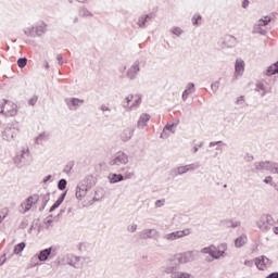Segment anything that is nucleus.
Here are the masks:
<instances>
[{"instance_id":"f257e3e1","label":"nucleus","mask_w":278,"mask_h":278,"mask_svg":"<svg viewBox=\"0 0 278 278\" xmlns=\"http://www.w3.org/2000/svg\"><path fill=\"white\" fill-rule=\"evenodd\" d=\"M38 201H40V195L38 193L29 195L20 206L21 214H27V212L31 210V206L36 205Z\"/></svg>"},{"instance_id":"f03ea898","label":"nucleus","mask_w":278,"mask_h":278,"mask_svg":"<svg viewBox=\"0 0 278 278\" xmlns=\"http://www.w3.org/2000/svg\"><path fill=\"white\" fill-rule=\"evenodd\" d=\"M142 101V98H140V94L135 93V94H128L124 101L123 105L124 108H127L128 110H134V108H138Z\"/></svg>"},{"instance_id":"7ed1b4c3","label":"nucleus","mask_w":278,"mask_h":278,"mask_svg":"<svg viewBox=\"0 0 278 278\" xmlns=\"http://www.w3.org/2000/svg\"><path fill=\"white\" fill-rule=\"evenodd\" d=\"M0 112L5 114V116H16L18 114V106L12 101H5Z\"/></svg>"},{"instance_id":"20e7f679","label":"nucleus","mask_w":278,"mask_h":278,"mask_svg":"<svg viewBox=\"0 0 278 278\" xmlns=\"http://www.w3.org/2000/svg\"><path fill=\"white\" fill-rule=\"evenodd\" d=\"M225 251H227V245L222 244L218 247V249H216V247H213V245H211L208 248H204L202 250V253H208V255H212V257L218 258L225 254Z\"/></svg>"},{"instance_id":"39448f33","label":"nucleus","mask_w":278,"mask_h":278,"mask_svg":"<svg viewBox=\"0 0 278 278\" xmlns=\"http://www.w3.org/2000/svg\"><path fill=\"white\" fill-rule=\"evenodd\" d=\"M275 223V219L270 215H262L258 220L256 222V225L258 228H261L263 231H266L270 229V226Z\"/></svg>"},{"instance_id":"423d86ee","label":"nucleus","mask_w":278,"mask_h":278,"mask_svg":"<svg viewBox=\"0 0 278 278\" xmlns=\"http://www.w3.org/2000/svg\"><path fill=\"white\" fill-rule=\"evenodd\" d=\"M270 23V16H265L264 18L258 20V23L254 25V34H266V30L262 29V27H266Z\"/></svg>"},{"instance_id":"0eeeda50","label":"nucleus","mask_w":278,"mask_h":278,"mask_svg":"<svg viewBox=\"0 0 278 278\" xmlns=\"http://www.w3.org/2000/svg\"><path fill=\"white\" fill-rule=\"evenodd\" d=\"M186 236H190V229L178 230L172 233L166 235V240H179V238H186Z\"/></svg>"},{"instance_id":"6e6552de","label":"nucleus","mask_w":278,"mask_h":278,"mask_svg":"<svg viewBox=\"0 0 278 278\" xmlns=\"http://www.w3.org/2000/svg\"><path fill=\"white\" fill-rule=\"evenodd\" d=\"M255 265L258 270H266V268L270 267V260L266 256L256 257Z\"/></svg>"},{"instance_id":"1a4fd4ad","label":"nucleus","mask_w":278,"mask_h":278,"mask_svg":"<svg viewBox=\"0 0 278 278\" xmlns=\"http://www.w3.org/2000/svg\"><path fill=\"white\" fill-rule=\"evenodd\" d=\"M16 136V128L15 127H7L2 132L3 140H14V137Z\"/></svg>"},{"instance_id":"9d476101","label":"nucleus","mask_w":278,"mask_h":278,"mask_svg":"<svg viewBox=\"0 0 278 278\" xmlns=\"http://www.w3.org/2000/svg\"><path fill=\"white\" fill-rule=\"evenodd\" d=\"M129 159L126 156L125 153H118L117 156L111 162L112 166H121V164H127Z\"/></svg>"},{"instance_id":"9b49d317","label":"nucleus","mask_w":278,"mask_h":278,"mask_svg":"<svg viewBox=\"0 0 278 278\" xmlns=\"http://www.w3.org/2000/svg\"><path fill=\"white\" fill-rule=\"evenodd\" d=\"M88 194H90V191H88V189L77 188L76 190L77 199H80V201L85 199V201H88L89 203H91L92 200H90V195Z\"/></svg>"},{"instance_id":"f8f14e48","label":"nucleus","mask_w":278,"mask_h":278,"mask_svg":"<svg viewBox=\"0 0 278 278\" xmlns=\"http://www.w3.org/2000/svg\"><path fill=\"white\" fill-rule=\"evenodd\" d=\"M177 260L180 264H186L192 260V252H186L184 254H177Z\"/></svg>"},{"instance_id":"ddd939ff","label":"nucleus","mask_w":278,"mask_h":278,"mask_svg":"<svg viewBox=\"0 0 278 278\" xmlns=\"http://www.w3.org/2000/svg\"><path fill=\"white\" fill-rule=\"evenodd\" d=\"M235 68H236V75H242L244 73V61L238 59L236 61Z\"/></svg>"},{"instance_id":"4468645a","label":"nucleus","mask_w":278,"mask_h":278,"mask_svg":"<svg viewBox=\"0 0 278 278\" xmlns=\"http://www.w3.org/2000/svg\"><path fill=\"white\" fill-rule=\"evenodd\" d=\"M277 73H278V61L271 64L269 67H267L266 75L270 77L273 75H277Z\"/></svg>"},{"instance_id":"2eb2a0df","label":"nucleus","mask_w":278,"mask_h":278,"mask_svg":"<svg viewBox=\"0 0 278 278\" xmlns=\"http://www.w3.org/2000/svg\"><path fill=\"white\" fill-rule=\"evenodd\" d=\"M51 255V248L42 250L39 254L40 262H47L49 260V256Z\"/></svg>"},{"instance_id":"dca6fc26","label":"nucleus","mask_w":278,"mask_h":278,"mask_svg":"<svg viewBox=\"0 0 278 278\" xmlns=\"http://www.w3.org/2000/svg\"><path fill=\"white\" fill-rule=\"evenodd\" d=\"M149 121H151V116L149 114H142L138 122L139 127H146Z\"/></svg>"},{"instance_id":"f3484780","label":"nucleus","mask_w":278,"mask_h":278,"mask_svg":"<svg viewBox=\"0 0 278 278\" xmlns=\"http://www.w3.org/2000/svg\"><path fill=\"white\" fill-rule=\"evenodd\" d=\"M248 238L247 235H242L241 237L237 238L235 241V245L240 248V247H244L248 242Z\"/></svg>"},{"instance_id":"a211bd4d","label":"nucleus","mask_w":278,"mask_h":278,"mask_svg":"<svg viewBox=\"0 0 278 278\" xmlns=\"http://www.w3.org/2000/svg\"><path fill=\"white\" fill-rule=\"evenodd\" d=\"M25 247H26L25 242H21L16 244L13 250L15 255H20V253H23V251H25Z\"/></svg>"},{"instance_id":"6ab92c4d","label":"nucleus","mask_w":278,"mask_h":278,"mask_svg":"<svg viewBox=\"0 0 278 278\" xmlns=\"http://www.w3.org/2000/svg\"><path fill=\"white\" fill-rule=\"evenodd\" d=\"M111 184H116L118 181H123V175L118 174H112L110 177H109Z\"/></svg>"},{"instance_id":"aec40b11","label":"nucleus","mask_w":278,"mask_h":278,"mask_svg":"<svg viewBox=\"0 0 278 278\" xmlns=\"http://www.w3.org/2000/svg\"><path fill=\"white\" fill-rule=\"evenodd\" d=\"M81 103H84V100H79L75 98L68 101L70 108H77V105H81Z\"/></svg>"},{"instance_id":"412c9836","label":"nucleus","mask_w":278,"mask_h":278,"mask_svg":"<svg viewBox=\"0 0 278 278\" xmlns=\"http://www.w3.org/2000/svg\"><path fill=\"white\" fill-rule=\"evenodd\" d=\"M257 170H264V168H270V162H261L256 164Z\"/></svg>"},{"instance_id":"4be33fe9","label":"nucleus","mask_w":278,"mask_h":278,"mask_svg":"<svg viewBox=\"0 0 278 278\" xmlns=\"http://www.w3.org/2000/svg\"><path fill=\"white\" fill-rule=\"evenodd\" d=\"M9 212L10 210H8L7 207L0 210V225L8 217Z\"/></svg>"},{"instance_id":"5701e85b","label":"nucleus","mask_w":278,"mask_h":278,"mask_svg":"<svg viewBox=\"0 0 278 278\" xmlns=\"http://www.w3.org/2000/svg\"><path fill=\"white\" fill-rule=\"evenodd\" d=\"M192 167L190 165H186V166H180L177 168V174L178 175H184L185 173H188V170H190Z\"/></svg>"},{"instance_id":"b1692460","label":"nucleus","mask_w":278,"mask_h":278,"mask_svg":"<svg viewBox=\"0 0 278 278\" xmlns=\"http://www.w3.org/2000/svg\"><path fill=\"white\" fill-rule=\"evenodd\" d=\"M173 278H190V274L186 273H174L172 274Z\"/></svg>"},{"instance_id":"393cba45","label":"nucleus","mask_w":278,"mask_h":278,"mask_svg":"<svg viewBox=\"0 0 278 278\" xmlns=\"http://www.w3.org/2000/svg\"><path fill=\"white\" fill-rule=\"evenodd\" d=\"M17 65L20 68H25V66H27V59L26 58L18 59Z\"/></svg>"},{"instance_id":"a878e982","label":"nucleus","mask_w":278,"mask_h":278,"mask_svg":"<svg viewBox=\"0 0 278 278\" xmlns=\"http://www.w3.org/2000/svg\"><path fill=\"white\" fill-rule=\"evenodd\" d=\"M25 155H29V152L28 151L27 152L24 151L21 156H16L15 157V163L16 164H21V162H23V157H25Z\"/></svg>"},{"instance_id":"bb28decb","label":"nucleus","mask_w":278,"mask_h":278,"mask_svg":"<svg viewBox=\"0 0 278 278\" xmlns=\"http://www.w3.org/2000/svg\"><path fill=\"white\" fill-rule=\"evenodd\" d=\"M138 71H140V65L138 63H135L130 71H129V74L131 75V73H138Z\"/></svg>"},{"instance_id":"cd10ccee","label":"nucleus","mask_w":278,"mask_h":278,"mask_svg":"<svg viewBox=\"0 0 278 278\" xmlns=\"http://www.w3.org/2000/svg\"><path fill=\"white\" fill-rule=\"evenodd\" d=\"M58 187H59V190H65L66 189V180L65 179H61L59 181Z\"/></svg>"},{"instance_id":"c85d7f7f","label":"nucleus","mask_w":278,"mask_h":278,"mask_svg":"<svg viewBox=\"0 0 278 278\" xmlns=\"http://www.w3.org/2000/svg\"><path fill=\"white\" fill-rule=\"evenodd\" d=\"M28 103L29 105H36V103H38V96H34L33 98H30Z\"/></svg>"},{"instance_id":"c756f323","label":"nucleus","mask_w":278,"mask_h":278,"mask_svg":"<svg viewBox=\"0 0 278 278\" xmlns=\"http://www.w3.org/2000/svg\"><path fill=\"white\" fill-rule=\"evenodd\" d=\"M147 18H149V16L147 15L146 17H141L139 18V27H144V23H147Z\"/></svg>"},{"instance_id":"7c9ffc66","label":"nucleus","mask_w":278,"mask_h":278,"mask_svg":"<svg viewBox=\"0 0 278 278\" xmlns=\"http://www.w3.org/2000/svg\"><path fill=\"white\" fill-rule=\"evenodd\" d=\"M192 89H187L182 92V99L186 101L188 99V94H191Z\"/></svg>"},{"instance_id":"2f4dec72","label":"nucleus","mask_w":278,"mask_h":278,"mask_svg":"<svg viewBox=\"0 0 278 278\" xmlns=\"http://www.w3.org/2000/svg\"><path fill=\"white\" fill-rule=\"evenodd\" d=\"M80 16H92V13H90V11L83 9L80 11Z\"/></svg>"},{"instance_id":"473e14b6","label":"nucleus","mask_w":278,"mask_h":278,"mask_svg":"<svg viewBox=\"0 0 278 278\" xmlns=\"http://www.w3.org/2000/svg\"><path fill=\"white\" fill-rule=\"evenodd\" d=\"M60 205H62V200H58L51 207V212H53V210H58V207H60Z\"/></svg>"},{"instance_id":"72a5a7b5","label":"nucleus","mask_w":278,"mask_h":278,"mask_svg":"<svg viewBox=\"0 0 278 278\" xmlns=\"http://www.w3.org/2000/svg\"><path fill=\"white\" fill-rule=\"evenodd\" d=\"M199 21H201V16L198 15L197 17H193L192 20L193 25H198Z\"/></svg>"},{"instance_id":"f704fd0d","label":"nucleus","mask_w":278,"mask_h":278,"mask_svg":"<svg viewBox=\"0 0 278 278\" xmlns=\"http://www.w3.org/2000/svg\"><path fill=\"white\" fill-rule=\"evenodd\" d=\"M173 34L176 36H181V29L180 28H174Z\"/></svg>"},{"instance_id":"c9c22d12","label":"nucleus","mask_w":278,"mask_h":278,"mask_svg":"<svg viewBox=\"0 0 278 278\" xmlns=\"http://www.w3.org/2000/svg\"><path fill=\"white\" fill-rule=\"evenodd\" d=\"M264 182H265V184H273V177L267 176V177L264 179Z\"/></svg>"},{"instance_id":"e433bc0d","label":"nucleus","mask_w":278,"mask_h":278,"mask_svg":"<svg viewBox=\"0 0 278 278\" xmlns=\"http://www.w3.org/2000/svg\"><path fill=\"white\" fill-rule=\"evenodd\" d=\"M270 173H278V165H275L274 167L270 168Z\"/></svg>"},{"instance_id":"4c0bfd02","label":"nucleus","mask_w":278,"mask_h":278,"mask_svg":"<svg viewBox=\"0 0 278 278\" xmlns=\"http://www.w3.org/2000/svg\"><path fill=\"white\" fill-rule=\"evenodd\" d=\"M173 127H175V124H173V125H166L165 126V129H168L169 131H173Z\"/></svg>"},{"instance_id":"58836bf2","label":"nucleus","mask_w":278,"mask_h":278,"mask_svg":"<svg viewBox=\"0 0 278 278\" xmlns=\"http://www.w3.org/2000/svg\"><path fill=\"white\" fill-rule=\"evenodd\" d=\"M266 278H278V273H273L269 276H267Z\"/></svg>"},{"instance_id":"ea45409f","label":"nucleus","mask_w":278,"mask_h":278,"mask_svg":"<svg viewBox=\"0 0 278 278\" xmlns=\"http://www.w3.org/2000/svg\"><path fill=\"white\" fill-rule=\"evenodd\" d=\"M242 8H249V0H244L242 2Z\"/></svg>"},{"instance_id":"a19ab883","label":"nucleus","mask_w":278,"mask_h":278,"mask_svg":"<svg viewBox=\"0 0 278 278\" xmlns=\"http://www.w3.org/2000/svg\"><path fill=\"white\" fill-rule=\"evenodd\" d=\"M162 205H163L162 201L159 200V201L156 202V206H157V207H161Z\"/></svg>"},{"instance_id":"79ce46f5","label":"nucleus","mask_w":278,"mask_h":278,"mask_svg":"<svg viewBox=\"0 0 278 278\" xmlns=\"http://www.w3.org/2000/svg\"><path fill=\"white\" fill-rule=\"evenodd\" d=\"M274 233H276V236H278V227H274Z\"/></svg>"},{"instance_id":"37998d69","label":"nucleus","mask_w":278,"mask_h":278,"mask_svg":"<svg viewBox=\"0 0 278 278\" xmlns=\"http://www.w3.org/2000/svg\"><path fill=\"white\" fill-rule=\"evenodd\" d=\"M244 264L245 266H251V261H245Z\"/></svg>"},{"instance_id":"c03bdc74","label":"nucleus","mask_w":278,"mask_h":278,"mask_svg":"<svg viewBox=\"0 0 278 278\" xmlns=\"http://www.w3.org/2000/svg\"><path fill=\"white\" fill-rule=\"evenodd\" d=\"M79 3H86L88 0H77Z\"/></svg>"},{"instance_id":"a18cd8bd","label":"nucleus","mask_w":278,"mask_h":278,"mask_svg":"<svg viewBox=\"0 0 278 278\" xmlns=\"http://www.w3.org/2000/svg\"><path fill=\"white\" fill-rule=\"evenodd\" d=\"M128 138H131V131L128 130Z\"/></svg>"},{"instance_id":"49530a36","label":"nucleus","mask_w":278,"mask_h":278,"mask_svg":"<svg viewBox=\"0 0 278 278\" xmlns=\"http://www.w3.org/2000/svg\"><path fill=\"white\" fill-rule=\"evenodd\" d=\"M75 23H77V18L75 20Z\"/></svg>"}]
</instances>
